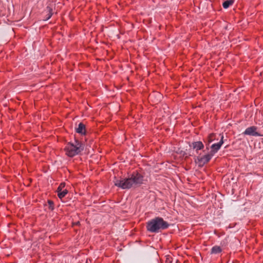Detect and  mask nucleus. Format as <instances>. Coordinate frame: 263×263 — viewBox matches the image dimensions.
Wrapping results in <instances>:
<instances>
[{
  "label": "nucleus",
  "mask_w": 263,
  "mask_h": 263,
  "mask_svg": "<svg viewBox=\"0 0 263 263\" xmlns=\"http://www.w3.org/2000/svg\"><path fill=\"white\" fill-rule=\"evenodd\" d=\"M222 249L220 247L218 246H213L211 250V254H219L222 252Z\"/></svg>",
  "instance_id": "9"
},
{
  "label": "nucleus",
  "mask_w": 263,
  "mask_h": 263,
  "mask_svg": "<svg viewBox=\"0 0 263 263\" xmlns=\"http://www.w3.org/2000/svg\"><path fill=\"white\" fill-rule=\"evenodd\" d=\"M193 149H196V153H198V151L201 150L204 148V144L201 141H196L192 143Z\"/></svg>",
  "instance_id": "8"
},
{
  "label": "nucleus",
  "mask_w": 263,
  "mask_h": 263,
  "mask_svg": "<svg viewBox=\"0 0 263 263\" xmlns=\"http://www.w3.org/2000/svg\"><path fill=\"white\" fill-rule=\"evenodd\" d=\"M213 157V156L210 153L202 156L200 155L196 158L195 162L199 167H202L209 162Z\"/></svg>",
  "instance_id": "4"
},
{
  "label": "nucleus",
  "mask_w": 263,
  "mask_h": 263,
  "mask_svg": "<svg viewBox=\"0 0 263 263\" xmlns=\"http://www.w3.org/2000/svg\"><path fill=\"white\" fill-rule=\"evenodd\" d=\"M170 227V224L160 217H156L146 222V228L151 233H158L166 230Z\"/></svg>",
  "instance_id": "2"
},
{
  "label": "nucleus",
  "mask_w": 263,
  "mask_h": 263,
  "mask_svg": "<svg viewBox=\"0 0 263 263\" xmlns=\"http://www.w3.org/2000/svg\"><path fill=\"white\" fill-rule=\"evenodd\" d=\"M223 143V136H222L220 140L217 143H214L211 146V151L210 153L214 156V155L220 149Z\"/></svg>",
  "instance_id": "5"
},
{
  "label": "nucleus",
  "mask_w": 263,
  "mask_h": 263,
  "mask_svg": "<svg viewBox=\"0 0 263 263\" xmlns=\"http://www.w3.org/2000/svg\"><path fill=\"white\" fill-rule=\"evenodd\" d=\"M215 136L214 134H211L208 136V144L209 145L210 143H211L213 141V138Z\"/></svg>",
  "instance_id": "15"
},
{
  "label": "nucleus",
  "mask_w": 263,
  "mask_h": 263,
  "mask_svg": "<svg viewBox=\"0 0 263 263\" xmlns=\"http://www.w3.org/2000/svg\"><path fill=\"white\" fill-rule=\"evenodd\" d=\"M65 183H64V182L61 183L57 189V193L61 191H63V189L65 187Z\"/></svg>",
  "instance_id": "14"
},
{
  "label": "nucleus",
  "mask_w": 263,
  "mask_h": 263,
  "mask_svg": "<svg viewBox=\"0 0 263 263\" xmlns=\"http://www.w3.org/2000/svg\"><path fill=\"white\" fill-rule=\"evenodd\" d=\"M75 130L78 134L83 135L86 134L85 125L82 122L78 124V126L76 127Z\"/></svg>",
  "instance_id": "7"
},
{
  "label": "nucleus",
  "mask_w": 263,
  "mask_h": 263,
  "mask_svg": "<svg viewBox=\"0 0 263 263\" xmlns=\"http://www.w3.org/2000/svg\"><path fill=\"white\" fill-rule=\"evenodd\" d=\"M47 204H45L44 206H46L48 205V209L50 211H53L54 209V202L51 200H48L47 201Z\"/></svg>",
  "instance_id": "13"
},
{
  "label": "nucleus",
  "mask_w": 263,
  "mask_h": 263,
  "mask_svg": "<svg viewBox=\"0 0 263 263\" xmlns=\"http://www.w3.org/2000/svg\"><path fill=\"white\" fill-rule=\"evenodd\" d=\"M144 176L137 171H135L128 175V177L116 180L115 185L123 190H128L140 186L144 183Z\"/></svg>",
  "instance_id": "1"
},
{
  "label": "nucleus",
  "mask_w": 263,
  "mask_h": 263,
  "mask_svg": "<svg viewBox=\"0 0 263 263\" xmlns=\"http://www.w3.org/2000/svg\"><path fill=\"white\" fill-rule=\"evenodd\" d=\"M57 193L58 197L62 199L67 195L68 193V191L66 189H64L63 191H61L59 192H58Z\"/></svg>",
  "instance_id": "12"
},
{
  "label": "nucleus",
  "mask_w": 263,
  "mask_h": 263,
  "mask_svg": "<svg viewBox=\"0 0 263 263\" xmlns=\"http://www.w3.org/2000/svg\"><path fill=\"white\" fill-rule=\"evenodd\" d=\"M257 127L255 126L249 127L246 129L243 134L251 136H259L260 135L256 132Z\"/></svg>",
  "instance_id": "6"
},
{
  "label": "nucleus",
  "mask_w": 263,
  "mask_h": 263,
  "mask_svg": "<svg viewBox=\"0 0 263 263\" xmlns=\"http://www.w3.org/2000/svg\"><path fill=\"white\" fill-rule=\"evenodd\" d=\"M84 148V145L83 143L75 139L74 142L68 143L64 148V150L68 157H73L80 154Z\"/></svg>",
  "instance_id": "3"
},
{
  "label": "nucleus",
  "mask_w": 263,
  "mask_h": 263,
  "mask_svg": "<svg viewBox=\"0 0 263 263\" xmlns=\"http://www.w3.org/2000/svg\"><path fill=\"white\" fill-rule=\"evenodd\" d=\"M233 3H234L233 0H227L223 3L222 6L224 9H227L231 5H232Z\"/></svg>",
  "instance_id": "11"
},
{
  "label": "nucleus",
  "mask_w": 263,
  "mask_h": 263,
  "mask_svg": "<svg viewBox=\"0 0 263 263\" xmlns=\"http://www.w3.org/2000/svg\"><path fill=\"white\" fill-rule=\"evenodd\" d=\"M46 10H47L48 13L47 14V17H46V19L44 20L45 21H47L49 19H50L53 14L52 7L50 5H48L46 7Z\"/></svg>",
  "instance_id": "10"
}]
</instances>
